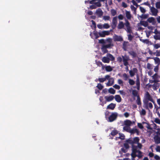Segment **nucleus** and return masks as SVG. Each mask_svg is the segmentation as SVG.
<instances>
[{
  "label": "nucleus",
  "mask_w": 160,
  "mask_h": 160,
  "mask_svg": "<svg viewBox=\"0 0 160 160\" xmlns=\"http://www.w3.org/2000/svg\"><path fill=\"white\" fill-rule=\"evenodd\" d=\"M140 139L138 137H135L132 140L133 144L132 147V153L131 156L132 160H134L135 158L137 157L139 158H141L142 156V152L140 151L142 147V145L139 142Z\"/></svg>",
  "instance_id": "f257e3e1"
},
{
  "label": "nucleus",
  "mask_w": 160,
  "mask_h": 160,
  "mask_svg": "<svg viewBox=\"0 0 160 160\" xmlns=\"http://www.w3.org/2000/svg\"><path fill=\"white\" fill-rule=\"evenodd\" d=\"M125 23H123L122 21H120L118 25L117 28L118 29H121L124 28V25L125 26L126 28L125 29L127 33H132V27L130 26V22L128 20L126 19H125Z\"/></svg>",
  "instance_id": "f03ea898"
},
{
  "label": "nucleus",
  "mask_w": 160,
  "mask_h": 160,
  "mask_svg": "<svg viewBox=\"0 0 160 160\" xmlns=\"http://www.w3.org/2000/svg\"><path fill=\"white\" fill-rule=\"evenodd\" d=\"M123 59V65L124 66H128L129 65L128 61L130 60L129 56L125 55L124 56L122 55Z\"/></svg>",
  "instance_id": "7ed1b4c3"
},
{
  "label": "nucleus",
  "mask_w": 160,
  "mask_h": 160,
  "mask_svg": "<svg viewBox=\"0 0 160 160\" xmlns=\"http://www.w3.org/2000/svg\"><path fill=\"white\" fill-rule=\"evenodd\" d=\"M113 39L114 42H122L123 41V38L122 36L115 34L113 35Z\"/></svg>",
  "instance_id": "20e7f679"
},
{
  "label": "nucleus",
  "mask_w": 160,
  "mask_h": 160,
  "mask_svg": "<svg viewBox=\"0 0 160 160\" xmlns=\"http://www.w3.org/2000/svg\"><path fill=\"white\" fill-rule=\"evenodd\" d=\"M117 16H116L113 18L111 24V26L112 29H114L117 26Z\"/></svg>",
  "instance_id": "39448f33"
},
{
  "label": "nucleus",
  "mask_w": 160,
  "mask_h": 160,
  "mask_svg": "<svg viewBox=\"0 0 160 160\" xmlns=\"http://www.w3.org/2000/svg\"><path fill=\"white\" fill-rule=\"evenodd\" d=\"M145 98L148 99L149 101L152 102L153 103H155V102L153 100L152 96L148 92H146L145 94Z\"/></svg>",
  "instance_id": "423d86ee"
},
{
  "label": "nucleus",
  "mask_w": 160,
  "mask_h": 160,
  "mask_svg": "<svg viewBox=\"0 0 160 160\" xmlns=\"http://www.w3.org/2000/svg\"><path fill=\"white\" fill-rule=\"evenodd\" d=\"M117 118V114L112 113L108 118L109 121L112 122L115 120Z\"/></svg>",
  "instance_id": "0eeeda50"
},
{
  "label": "nucleus",
  "mask_w": 160,
  "mask_h": 160,
  "mask_svg": "<svg viewBox=\"0 0 160 160\" xmlns=\"http://www.w3.org/2000/svg\"><path fill=\"white\" fill-rule=\"evenodd\" d=\"M110 34V31H103L99 33V34L100 37H104L106 35H108Z\"/></svg>",
  "instance_id": "6e6552de"
},
{
  "label": "nucleus",
  "mask_w": 160,
  "mask_h": 160,
  "mask_svg": "<svg viewBox=\"0 0 160 160\" xmlns=\"http://www.w3.org/2000/svg\"><path fill=\"white\" fill-rule=\"evenodd\" d=\"M151 12H152V15L153 16H156L158 12L157 9L155 8L154 7H151L150 8Z\"/></svg>",
  "instance_id": "1a4fd4ad"
},
{
  "label": "nucleus",
  "mask_w": 160,
  "mask_h": 160,
  "mask_svg": "<svg viewBox=\"0 0 160 160\" xmlns=\"http://www.w3.org/2000/svg\"><path fill=\"white\" fill-rule=\"evenodd\" d=\"M138 72V69L136 68H134L132 70H130L129 73L131 77L134 76L135 73H137Z\"/></svg>",
  "instance_id": "9d476101"
},
{
  "label": "nucleus",
  "mask_w": 160,
  "mask_h": 160,
  "mask_svg": "<svg viewBox=\"0 0 160 160\" xmlns=\"http://www.w3.org/2000/svg\"><path fill=\"white\" fill-rule=\"evenodd\" d=\"M129 46V43L128 41H124L122 43V48L124 51H127L128 47Z\"/></svg>",
  "instance_id": "9b49d317"
},
{
  "label": "nucleus",
  "mask_w": 160,
  "mask_h": 160,
  "mask_svg": "<svg viewBox=\"0 0 160 160\" xmlns=\"http://www.w3.org/2000/svg\"><path fill=\"white\" fill-rule=\"evenodd\" d=\"M147 20L148 22L152 23V25H155L156 22L155 19L153 17L149 18Z\"/></svg>",
  "instance_id": "f8f14e48"
},
{
  "label": "nucleus",
  "mask_w": 160,
  "mask_h": 160,
  "mask_svg": "<svg viewBox=\"0 0 160 160\" xmlns=\"http://www.w3.org/2000/svg\"><path fill=\"white\" fill-rule=\"evenodd\" d=\"M114 83V80L113 78H110L108 81V82L107 83L106 85L108 86H112L113 84Z\"/></svg>",
  "instance_id": "ddd939ff"
},
{
  "label": "nucleus",
  "mask_w": 160,
  "mask_h": 160,
  "mask_svg": "<svg viewBox=\"0 0 160 160\" xmlns=\"http://www.w3.org/2000/svg\"><path fill=\"white\" fill-rule=\"evenodd\" d=\"M96 14L99 17H101L103 15V12L101 9L100 8L97 9L96 12Z\"/></svg>",
  "instance_id": "4468645a"
},
{
  "label": "nucleus",
  "mask_w": 160,
  "mask_h": 160,
  "mask_svg": "<svg viewBox=\"0 0 160 160\" xmlns=\"http://www.w3.org/2000/svg\"><path fill=\"white\" fill-rule=\"evenodd\" d=\"M154 140L156 144H158L160 143V137L158 135H156L154 136Z\"/></svg>",
  "instance_id": "2eb2a0df"
},
{
  "label": "nucleus",
  "mask_w": 160,
  "mask_h": 160,
  "mask_svg": "<svg viewBox=\"0 0 160 160\" xmlns=\"http://www.w3.org/2000/svg\"><path fill=\"white\" fill-rule=\"evenodd\" d=\"M125 16L127 19L131 20L132 18V15L130 13V12L129 11H126Z\"/></svg>",
  "instance_id": "dca6fc26"
},
{
  "label": "nucleus",
  "mask_w": 160,
  "mask_h": 160,
  "mask_svg": "<svg viewBox=\"0 0 160 160\" xmlns=\"http://www.w3.org/2000/svg\"><path fill=\"white\" fill-rule=\"evenodd\" d=\"M116 106V104L111 103L107 106V109L113 110L115 108Z\"/></svg>",
  "instance_id": "f3484780"
},
{
  "label": "nucleus",
  "mask_w": 160,
  "mask_h": 160,
  "mask_svg": "<svg viewBox=\"0 0 160 160\" xmlns=\"http://www.w3.org/2000/svg\"><path fill=\"white\" fill-rule=\"evenodd\" d=\"M104 98L106 101L108 102L112 101L114 98V97L112 95L109 96H105Z\"/></svg>",
  "instance_id": "a211bd4d"
},
{
  "label": "nucleus",
  "mask_w": 160,
  "mask_h": 160,
  "mask_svg": "<svg viewBox=\"0 0 160 160\" xmlns=\"http://www.w3.org/2000/svg\"><path fill=\"white\" fill-rule=\"evenodd\" d=\"M128 53L133 58L137 56V53L133 51H130L128 52Z\"/></svg>",
  "instance_id": "6ab92c4d"
},
{
  "label": "nucleus",
  "mask_w": 160,
  "mask_h": 160,
  "mask_svg": "<svg viewBox=\"0 0 160 160\" xmlns=\"http://www.w3.org/2000/svg\"><path fill=\"white\" fill-rule=\"evenodd\" d=\"M115 100L118 102H120L122 101V98L119 95H116L114 97Z\"/></svg>",
  "instance_id": "aec40b11"
},
{
  "label": "nucleus",
  "mask_w": 160,
  "mask_h": 160,
  "mask_svg": "<svg viewBox=\"0 0 160 160\" xmlns=\"http://www.w3.org/2000/svg\"><path fill=\"white\" fill-rule=\"evenodd\" d=\"M102 60V62L104 63H109L110 62V59L108 57H103Z\"/></svg>",
  "instance_id": "412c9836"
},
{
  "label": "nucleus",
  "mask_w": 160,
  "mask_h": 160,
  "mask_svg": "<svg viewBox=\"0 0 160 160\" xmlns=\"http://www.w3.org/2000/svg\"><path fill=\"white\" fill-rule=\"evenodd\" d=\"M129 132L131 134H134L135 133H136L137 134H138L139 133V131L137 129L133 128L132 129H131L130 128L129 130Z\"/></svg>",
  "instance_id": "4be33fe9"
},
{
  "label": "nucleus",
  "mask_w": 160,
  "mask_h": 160,
  "mask_svg": "<svg viewBox=\"0 0 160 160\" xmlns=\"http://www.w3.org/2000/svg\"><path fill=\"white\" fill-rule=\"evenodd\" d=\"M148 101L147 99L145 98L144 100H143V102L144 105H145V108L146 109H149L148 108Z\"/></svg>",
  "instance_id": "5701e85b"
},
{
  "label": "nucleus",
  "mask_w": 160,
  "mask_h": 160,
  "mask_svg": "<svg viewBox=\"0 0 160 160\" xmlns=\"http://www.w3.org/2000/svg\"><path fill=\"white\" fill-rule=\"evenodd\" d=\"M140 23L142 25L145 27H147L148 25L147 20L146 21H141L140 22Z\"/></svg>",
  "instance_id": "b1692460"
},
{
  "label": "nucleus",
  "mask_w": 160,
  "mask_h": 160,
  "mask_svg": "<svg viewBox=\"0 0 160 160\" xmlns=\"http://www.w3.org/2000/svg\"><path fill=\"white\" fill-rule=\"evenodd\" d=\"M105 69L106 71L110 72L112 71V68L110 65H108L105 67Z\"/></svg>",
  "instance_id": "393cba45"
},
{
  "label": "nucleus",
  "mask_w": 160,
  "mask_h": 160,
  "mask_svg": "<svg viewBox=\"0 0 160 160\" xmlns=\"http://www.w3.org/2000/svg\"><path fill=\"white\" fill-rule=\"evenodd\" d=\"M107 56L109 58L110 61H113L115 60V58L110 53H109L107 54Z\"/></svg>",
  "instance_id": "a878e982"
},
{
  "label": "nucleus",
  "mask_w": 160,
  "mask_h": 160,
  "mask_svg": "<svg viewBox=\"0 0 160 160\" xmlns=\"http://www.w3.org/2000/svg\"><path fill=\"white\" fill-rule=\"evenodd\" d=\"M132 94L134 97H137V96H139V95H138V91L136 90H132Z\"/></svg>",
  "instance_id": "bb28decb"
},
{
  "label": "nucleus",
  "mask_w": 160,
  "mask_h": 160,
  "mask_svg": "<svg viewBox=\"0 0 160 160\" xmlns=\"http://www.w3.org/2000/svg\"><path fill=\"white\" fill-rule=\"evenodd\" d=\"M118 133V131L117 130L114 129L112 131L110 134L112 136H114Z\"/></svg>",
  "instance_id": "cd10ccee"
},
{
  "label": "nucleus",
  "mask_w": 160,
  "mask_h": 160,
  "mask_svg": "<svg viewBox=\"0 0 160 160\" xmlns=\"http://www.w3.org/2000/svg\"><path fill=\"white\" fill-rule=\"evenodd\" d=\"M136 102L138 105H141V98L139 96H137V99L136 100Z\"/></svg>",
  "instance_id": "c85d7f7f"
},
{
  "label": "nucleus",
  "mask_w": 160,
  "mask_h": 160,
  "mask_svg": "<svg viewBox=\"0 0 160 160\" xmlns=\"http://www.w3.org/2000/svg\"><path fill=\"white\" fill-rule=\"evenodd\" d=\"M129 34L127 35L128 37V39L130 41H131L132 40L133 38V36L131 34L133 33L132 32V33H129Z\"/></svg>",
  "instance_id": "c756f323"
},
{
  "label": "nucleus",
  "mask_w": 160,
  "mask_h": 160,
  "mask_svg": "<svg viewBox=\"0 0 160 160\" xmlns=\"http://www.w3.org/2000/svg\"><path fill=\"white\" fill-rule=\"evenodd\" d=\"M109 92L111 94H114L115 93V90L112 88H110L108 90Z\"/></svg>",
  "instance_id": "7c9ffc66"
},
{
  "label": "nucleus",
  "mask_w": 160,
  "mask_h": 160,
  "mask_svg": "<svg viewBox=\"0 0 160 160\" xmlns=\"http://www.w3.org/2000/svg\"><path fill=\"white\" fill-rule=\"evenodd\" d=\"M126 142H127L128 144H129L131 145L132 146V145H134L133 144L132 140L131 138H129L127 139L126 141Z\"/></svg>",
  "instance_id": "2f4dec72"
},
{
  "label": "nucleus",
  "mask_w": 160,
  "mask_h": 160,
  "mask_svg": "<svg viewBox=\"0 0 160 160\" xmlns=\"http://www.w3.org/2000/svg\"><path fill=\"white\" fill-rule=\"evenodd\" d=\"M124 124L125 125L129 126L131 124L132 122L130 120H127L125 121Z\"/></svg>",
  "instance_id": "473e14b6"
},
{
  "label": "nucleus",
  "mask_w": 160,
  "mask_h": 160,
  "mask_svg": "<svg viewBox=\"0 0 160 160\" xmlns=\"http://www.w3.org/2000/svg\"><path fill=\"white\" fill-rule=\"evenodd\" d=\"M99 81L100 82H103L105 81V79L104 78H98V79H96L95 80L96 82H97L98 81Z\"/></svg>",
  "instance_id": "72a5a7b5"
},
{
  "label": "nucleus",
  "mask_w": 160,
  "mask_h": 160,
  "mask_svg": "<svg viewBox=\"0 0 160 160\" xmlns=\"http://www.w3.org/2000/svg\"><path fill=\"white\" fill-rule=\"evenodd\" d=\"M111 13L112 15L114 16L117 14V11L115 9H112L111 10Z\"/></svg>",
  "instance_id": "f704fd0d"
},
{
  "label": "nucleus",
  "mask_w": 160,
  "mask_h": 160,
  "mask_svg": "<svg viewBox=\"0 0 160 160\" xmlns=\"http://www.w3.org/2000/svg\"><path fill=\"white\" fill-rule=\"evenodd\" d=\"M152 77L153 80H155L157 81H159L158 80V75L157 73H155Z\"/></svg>",
  "instance_id": "c9c22d12"
},
{
  "label": "nucleus",
  "mask_w": 160,
  "mask_h": 160,
  "mask_svg": "<svg viewBox=\"0 0 160 160\" xmlns=\"http://www.w3.org/2000/svg\"><path fill=\"white\" fill-rule=\"evenodd\" d=\"M119 136L118 138V139H120L122 140H124L125 139V136L122 133H119Z\"/></svg>",
  "instance_id": "e433bc0d"
},
{
  "label": "nucleus",
  "mask_w": 160,
  "mask_h": 160,
  "mask_svg": "<svg viewBox=\"0 0 160 160\" xmlns=\"http://www.w3.org/2000/svg\"><path fill=\"white\" fill-rule=\"evenodd\" d=\"M101 49L102 50V51L104 53H107L108 52V50H107V48L103 45L102 46Z\"/></svg>",
  "instance_id": "4c0bfd02"
},
{
  "label": "nucleus",
  "mask_w": 160,
  "mask_h": 160,
  "mask_svg": "<svg viewBox=\"0 0 160 160\" xmlns=\"http://www.w3.org/2000/svg\"><path fill=\"white\" fill-rule=\"evenodd\" d=\"M153 66L151 64L149 63H148L147 67L148 69H152L153 68Z\"/></svg>",
  "instance_id": "58836bf2"
},
{
  "label": "nucleus",
  "mask_w": 160,
  "mask_h": 160,
  "mask_svg": "<svg viewBox=\"0 0 160 160\" xmlns=\"http://www.w3.org/2000/svg\"><path fill=\"white\" fill-rule=\"evenodd\" d=\"M123 77L124 78V80L125 81H126L128 80V78L129 77V76L126 73H124L122 75Z\"/></svg>",
  "instance_id": "ea45409f"
},
{
  "label": "nucleus",
  "mask_w": 160,
  "mask_h": 160,
  "mask_svg": "<svg viewBox=\"0 0 160 160\" xmlns=\"http://www.w3.org/2000/svg\"><path fill=\"white\" fill-rule=\"evenodd\" d=\"M93 34L95 36V39H97L99 37H100L99 35H98L99 33L98 34V32H96L95 31H94L93 32Z\"/></svg>",
  "instance_id": "a19ab883"
},
{
  "label": "nucleus",
  "mask_w": 160,
  "mask_h": 160,
  "mask_svg": "<svg viewBox=\"0 0 160 160\" xmlns=\"http://www.w3.org/2000/svg\"><path fill=\"white\" fill-rule=\"evenodd\" d=\"M110 17L109 16H105L103 17V19L105 21L110 20Z\"/></svg>",
  "instance_id": "79ce46f5"
},
{
  "label": "nucleus",
  "mask_w": 160,
  "mask_h": 160,
  "mask_svg": "<svg viewBox=\"0 0 160 160\" xmlns=\"http://www.w3.org/2000/svg\"><path fill=\"white\" fill-rule=\"evenodd\" d=\"M110 27L109 24L108 23H105L103 25V28H104L108 29Z\"/></svg>",
  "instance_id": "37998d69"
},
{
  "label": "nucleus",
  "mask_w": 160,
  "mask_h": 160,
  "mask_svg": "<svg viewBox=\"0 0 160 160\" xmlns=\"http://www.w3.org/2000/svg\"><path fill=\"white\" fill-rule=\"evenodd\" d=\"M140 114L142 115H145L146 114V111L144 109H142L140 112Z\"/></svg>",
  "instance_id": "c03bdc74"
},
{
  "label": "nucleus",
  "mask_w": 160,
  "mask_h": 160,
  "mask_svg": "<svg viewBox=\"0 0 160 160\" xmlns=\"http://www.w3.org/2000/svg\"><path fill=\"white\" fill-rule=\"evenodd\" d=\"M101 2L100 1H98L97 2H96L94 3L95 5L97 7H100L102 5L100 3Z\"/></svg>",
  "instance_id": "a18cd8bd"
},
{
  "label": "nucleus",
  "mask_w": 160,
  "mask_h": 160,
  "mask_svg": "<svg viewBox=\"0 0 160 160\" xmlns=\"http://www.w3.org/2000/svg\"><path fill=\"white\" fill-rule=\"evenodd\" d=\"M129 83L130 85H133L135 84V82L133 80L130 79L129 80Z\"/></svg>",
  "instance_id": "49530a36"
},
{
  "label": "nucleus",
  "mask_w": 160,
  "mask_h": 160,
  "mask_svg": "<svg viewBox=\"0 0 160 160\" xmlns=\"http://www.w3.org/2000/svg\"><path fill=\"white\" fill-rule=\"evenodd\" d=\"M117 61L119 62H121L122 61H123V59L122 58V57H118L117 58Z\"/></svg>",
  "instance_id": "de8ad7c7"
},
{
  "label": "nucleus",
  "mask_w": 160,
  "mask_h": 160,
  "mask_svg": "<svg viewBox=\"0 0 160 160\" xmlns=\"http://www.w3.org/2000/svg\"><path fill=\"white\" fill-rule=\"evenodd\" d=\"M103 45L104 46V47H105L107 48H110L111 46H113V44H112L111 43L109 44Z\"/></svg>",
  "instance_id": "09e8293b"
},
{
  "label": "nucleus",
  "mask_w": 160,
  "mask_h": 160,
  "mask_svg": "<svg viewBox=\"0 0 160 160\" xmlns=\"http://www.w3.org/2000/svg\"><path fill=\"white\" fill-rule=\"evenodd\" d=\"M97 87L100 90H101L103 88V86L101 84L98 83V84Z\"/></svg>",
  "instance_id": "8fccbe9b"
},
{
  "label": "nucleus",
  "mask_w": 160,
  "mask_h": 160,
  "mask_svg": "<svg viewBox=\"0 0 160 160\" xmlns=\"http://www.w3.org/2000/svg\"><path fill=\"white\" fill-rule=\"evenodd\" d=\"M136 84L137 86H139L140 85V81H139V79L138 76L137 77V79L136 81Z\"/></svg>",
  "instance_id": "3c124183"
},
{
  "label": "nucleus",
  "mask_w": 160,
  "mask_h": 160,
  "mask_svg": "<svg viewBox=\"0 0 160 160\" xmlns=\"http://www.w3.org/2000/svg\"><path fill=\"white\" fill-rule=\"evenodd\" d=\"M143 124H146V128H147L148 129H151V128L150 127V124L147 123V122H142Z\"/></svg>",
  "instance_id": "603ef678"
},
{
  "label": "nucleus",
  "mask_w": 160,
  "mask_h": 160,
  "mask_svg": "<svg viewBox=\"0 0 160 160\" xmlns=\"http://www.w3.org/2000/svg\"><path fill=\"white\" fill-rule=\"evenodd\" d=\"M156 7L157 8H160V2H158L156 3Z\"/></svg>",
  "instance_id": "864d4df0"
},
{
  "label": "nucleus",
  "mask_w": 160,
  "mask_h": 160,
  "mask_svg": "<svg viewBox=\"0 0 160 160\" xmlns=\"http://www.w3.org/2000/svg\"><path fill=\"white\" fill-rule=\"evenodd\" d=\"M140 9L141 12L143 13L145 12L146 11V10L143 8L142 7H140Z\"/></svg>",
  "instance_id": "5fc2aeb1"
},
{
  "label": "nucleus",
  "mask_w": 160,
  "mask_h": 160,
  "mask_svg": "<svg viewBox=\"0 0 160 160\" xmlns=\"http://www.w3.org/2000/svg\"><path fill=\"white\" fill-rule=\"evenodd\" d=\"M124 147L126 149H128L129 148V146L128 145V144L127 142L125 143L124 144Z\"/></svg>",
  "instance_id": "6e6d98bb"
},
{
  "label": "nucleus",
  "mask_w": 160,
  "mask_h": 160,
  "mask_svg": "<svg viewBox=\"0 0 160 160\" xmlns=\"http://www.w3.org/2000/svg\"><path fill=\"white\" fill-rule=\"evenodd\" d=\"M124 18V17L121 14H120L118 16V18L120 20H123Z\"/></svg>",
  "instance_id": "4d7b16f0"
},
{
  "label": "nucleus",
  "mask_w": 160,
  "mask_h": 160,
  "mask_svg": "<svg viewBox=\"0 0 160 160\" xmlns=\"http://www.w3.org/2000/svg\"><path fill=\"white\" fill-rule=\"evenodd\" d=\"M154 122L160 124V119L158 118H156Z\"/></svg>",
  "instance_id": "13d9d810"
},
{
  "label": "nucleus",
  "mask_w": 160,
  "mask_h": 160,
  "mask_svg": "<svg viewBox=\"0 0 160 160\" xmlns=\"http://www.w3.org/2000/svg\"><path fill=\"white\" fill-rule=\"evenodd\" d=\"M138 126L140 129H142L143 128V126L141 123H138Z\"/></svg>",
  "instance_id": "bf43d9fd"
},
{
  "label": "nucleus",
  "mask_w": 160,
  "mask_h": 160,
  "mask_svg": "<svg viewBox=\"0 0 160 160\" xmlns=\"http://www.w3.org/2000/svg\"><path fill=\"white\" fill-rule=\"evenodd\" d=\"M97 8L96 6L95 5H91L90 6V8L91 9H95Z\"/></svg>",
  "instance_id": "052dcab7"
},
{
  "label": "nucleus",
  "mask_w": 160,
  "mask_h": 160,
  "mask_svg": "<svg viewBox=\"0 0 160 160\" xmlns=\"http://www.w3.org/2000/svg\"><path fill=\"white\" fill-rule=\"evenodd\" d=\"M113 87L115 89L118 90L120 88V86L119 85L117 84L114 85V86H113Z\"/></svg>",
  "instance_id": "680f3d73"
},
{
  "label": "nucleus",
  "mask_w": 160,
  "mask_h": 160,
  "mask_svg": "<svg viewBox=\"0 0 160 160\" xmlns=\"http://www.w3.org/2000/svg\"><path fill=\"white\" fill-rule=\"evenodd\" d=\"M130 129V127H126V126L124 127L123 128V129L124 130H125L126 131H127L128 132H129V130Z\"/></svg>",
  "instance_id": "e2e57ef3"
},
{
  "label": "nucleus",
  "mask_w": 160,
  "mask_h": 160,
  "mask_svg": "<svg viewBox=\"0 0 160 160\" xmlns=\"http://www.w3.org/2000/svg\"><path fill=\"white\" fill-rule=\"evenodd\" d=\"M154 48L156 49H157L160 47V46L158 44H156L154 45Z\"/></svg>",
  "instance_id": "0e129e2a"
},
{
  "label": "nucleus",
  "mask_w": 160,
  "mask_h": 160,
  "mask_svg": "<svg viewBox=\"0 0 160 160\" xmlns=\"http://www.w3.org/2000/svg\"><path fill=\"white\" fill-rule=\"evenodd\" d=\"M97 27H98V28H99L100 29H102V28H103V25H102V24H101V23H100L99 24H98L97 25Z\"/></svg>",
  "instance_id": "69168bd1"
},
{
  "label": "nucleus",
  "mask_w": 160,
  "mask_h": 160,
  "mask_svg": "<svg viewBox=\"0 0 160 160\" xmlns=\"http://www.w3.org/2000/svg\"><path fill=\"white\" fill-rule=\"evenodd\" d=\"M121 150L122 152L123 153H126L128 151L127 149H126V148L125 149L123 148H121Z\"/></svg>",
  "instance_id": "338daca9"
},
{
  "label": "nucleus",
  "mask_w": 160,
  "mask_h": 160,
  "mask_svg": "<svg viewBox=\"0 0 160 160\" xmlns=\"http://www.w3.org/2000/svg\"><path fill=\"white\" fill-rule=\"evenodd\" d=\"M99 43L101 44H104L105 42L104 40L102 39L99 40Z\"/></svg>",
  "instance_id": "774afa93"
}]
</instances>
